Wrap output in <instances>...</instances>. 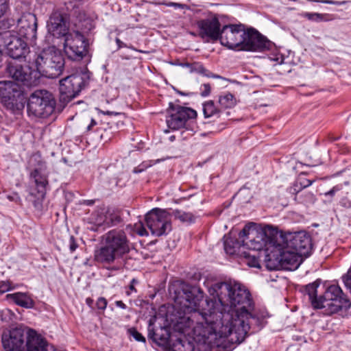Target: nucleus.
<instances>
[{"instance_id": "f257e3e1", "label": "nucleus", "mask_w": 351, "mask_h": 351, "mask_svg": "<svg viewBox=\"0 0 351 351\" xmlns=\"http://www.w3.org/2000/svg\"><path fill=\"white\" fill-rule=\"evenodd\" d=\"M194 289L203 293L199 289L192 288L185 293L186 301V294ZM208 292L214 298H217L222 308L219 310L214 306L216 301L204 300L202 293L204 302H200V309L204 308L209 317L217 321L219 324L223 322L224 324L228 325V328H232V330L234 332L232 340L243 341L252 324L250 319H256L251 313L253 303L250 292L235 282L215 283L208 288Z\"/></svg>"}, {"instance_id": "f03ea898", "label": "nucleus", "mask_w": 351, "mask_h": 351, "mask_svg": "<svg viewBox=\"0 0 351 351\" xmlns=\"http://www.w3.org/2000/svg\"><path fill=\"white\" fill-rule=\"evenodd\" d=\"M202 300V293L197 289H194L186 294V302L184 306L189 312H193L194 317L201 316L202 321L199 322L194 328V332L197 336L199 342L195 347L196 351H213V346H219L226 339L229 342L240 343L243 341L232 340L234 332L232 328H228V324H219V322L213 318H210L204 308L200 309V302Z\"/></svg>"}, {"instance_id": "7ed1b4c3", "label": "nucleus", "mask_w": 351, "mask_h": 351, "mask_svg": "<svg viewBox=\"0 0 351 351\" xmlns=\"http://www.w3.org/2000/svg\"><path fill=\"white\" fill-rule=\"evenodd\" d=\"M245 249L252 251L264 250L267 253H273L275 247L280 246L278 232L270 226H259L256 223L245 225L239 233Z\"/></svg>"}, {"instance_id": "20e7f679", "label": "nucleus", "mask_w": 351, "mask_h": 351, "mask_svg": "<svg viewBox=\"0 0 351 351\" xmlns=\"http://www.w3.org/2000/svg\"><path fill=\"white\" fill-rule=\"evenodd\" d=\"M15 14L12 19L3 22L5 28H10L17 23V32L19 36L27 40L34 41L37 34V18L32 12V8L29 2L19 1L16 3Z\"/></svg>"}, {"instance_id": "39448f33", "label": "nucleus", "mask_w": 351, "mask_h": 351, "mask_svg": "<svg viewBox=\"0 0 351 351\" xmlns=\"http://www.w3.org/2000/svg\"><path fill=\"white\" fill-rule=\"evenodd\" d=\"M32 64L40 75L49 78L58 77L62 72L64 60L61 51L55 47L43 49L39 54H33Z\"/></svg>"}, {"instance_id": "423d86ee", "label": "nucleus", "mask_w": 351, "mask_h": 351, "mask_svg": "<svg viewBox=\"0 0 351 351\" xmlns=\"http://www.w3.org/2000/svg\"><path fill=\"white\" fill-rule=\"evenodd\" d=\"M56 107L52 94L46 90H36L29 96L27 112L36 117L46 118L51 115Z\"/></svg>"}, {"instance_id": "0eeeda50", "label": "nucleus", "mask_w": 351, "mask_h": 351, "mask_svg": "<svg viewBox=\"0 0 351 351\" xmlns=\"http://www.w3.org/2000/svg\"><path fill=\"white\" fill-rule=\"evenodd\" d=\"M88 76L85 73H75L60 81V101L66 104L86 86Z\"/></svg>"}, {"instance_id": "6e6552de", "label": "nucleus", "mask_w": 351, "mask_h": 351, "mask_svg": "<svg viewBox=\"0 0 351 351\" xmlns=\"http://www.w3.org/2000/svg\"><path fill=\"white\" fill-rule=\"evenodd\" d=\"M351 306L349 300L343 295L341 289L336 285H330L321 296L320 308H325L326 313L332 314L342 308Z\"/></svg>"}, {"instance_id": "1a4fd4ad", "label": "nucleus", "mask_w": 351, "mask_h": 351, "mask_svg": "<svg viewBox=\"0 0 351 351\" xmlns=\"http://www.w3.org/2000/svg\"><path fill=\"white\" fill-rule=\"evenodd\" d=\"M5 75L27 86H34L38 83V72L30 64L22 65L16 61L10 62L6 66Z\"/></svg>"}, {"instance_id": "9d476101", "label": "nucleus", "mask_w": 351, "mask_h": 351, "mask_svg": "<svg viewBox=\"0 0 351 351\" xmlns=\"http://www.w3.org/2000/svg\"><path fill=\"white\" fill-rule=\"evenodd\" d=\"M145 221L152 234L156 237L165 234L171 229L170 217L165 210L152 209L145 215Z\"/></svg>"}, {"instance_id": "9b49d317", "label": "nucleus", "mask_w": 351, "mask_h": 351, "mask_svg": "<svg viewBox=\"0 0 351 351\" xmlns=\"http://www.w3.org/2000/svg\"><path fill=\"white\" fill-rule=\"evenodd\" d=\"M64 50L73 60H80L87 53V43L83 34L77 31L70 32L64 38Z\"/></svg>"}, {"instance_id": "f8f14e48", "label": "nucleus", "mask_w": 351, "mask_h": 351, "mask_svg": "<svg viewBox=\"0 0 351 351\" xmlns=\"http://www.w3.org/2000/svg\"><path fill=\"white\" fill-rule=\"evenodd\" d=\"M169 115L166 122L171 130H178L186 126L188 121L195 119L197 112L191 108L180 106H170Z\"/></svg>"}, {"instance_id": "ddd939ff", "label": "nucleus", "mask_w": 351, "mask_h": 351, "mask_svg": "<svg viewBox=\"0 0 351 351\" xmlns=\"http://www.w3.org/2000/svg\"><path fill=\"white\" fill-rule=\"evenodd\" d=\"M0 99L7 108H14L23 99L21 86L12 81H0Z\"/></svg>"}, {"instance_id": "4468645a", "label": "nucleus", "mask_w": 351, "mask_h": 351, "mask_svg": "<svg viewBox=\"0 0 351 351\" xmlns=\"http://www.w3.org/2000/svg\"><path fill=\"white\" fill-rule=\"evenodd\" d=\"M27 335L24 329L18 327L4 331L1 337L3 351H24Z\"/></svg>"}, {"instance_id": "2eb2a0df", "label": "nucleus", "mask_w": 351, "mask_h": 351, "mask_svg": "<svg viewBox=\"0 0 351 351\" xmlns=\"http://www.w3.org/2000/svg\"><path fill=\"white\" fill-rule=\"evenodd\" d=\"M245 31L241 25H228L223 27L219 40L221 45L229 49H240Z\"/></svg>"}, {"instance_id": "dca6fc26", "label": "nucleus", "mask_w": 351, "mask_h": 351, "mask_svg": "<svg viewBox=\"0 0 351 351\" xmlns=\"http://www.w3.org/2000/svg\"><path fill=\"white\" fill-rule=\"evenodd\" d=\"M285 245L291 250L296 251L306 258L311 254L312 250L311 239L305 232H299L289 234L286 237Z\"/></svg>"}, {"instance_id": "f3484780", "label": "nucleus", "mask_w": 351, "mask_h": 351, "mask_svg": "<svg viewBox=\"0 0 351 351\" xmlns=\"http://www.w3.org/2000/svg\"><path fill=\"white\" fill-rule=\"evenodd\" d=\"M104 240L105 244L121 256L130 251L129 241L122 230H110L104 236Z\"/></svg>"}, {"instance_id": "a211bd4d", "label": "nucleus", "mask_w": 351, "mask_h": 351, "mask_svg": "<svg viewBox=\"0 0 351 351\" xmlns=\"http://www.w3.org/2000/svg\"><path fill=\"white\" fill-rule=\"evenodd\" d=\"M29 165L34 168L30 173V178L34 180L38 193L44 194L48 184L47 176L44 173L47 169L45 162L42 160L40 155L35 154L31 157Z\"/></svg>"}, {"instance_id": "6ab92c4d", "label": "nucleus", "mask_w": 351, "mask_h": 351, "mask_svg": "<svg viewBox=\"0 0 351 351\" xmlns=\"http://www.w3.org/2000/svg\"><path fill=\"white\" fill-rule=\"evenodd\" d=\"M48 33L56 38H66L69 32L68 23L62 14L57 10L53 11L47 21Z\"/></svg>"}, {"instance_id": "aec40b11", "label": "nucleus", "mask_w": 351, "mask_h": 351, "mask_svg": "<svg viewBox=\"0 0 351 351\" xmlns=\"http://www.w3.org/2000/svg\"><path fill=\"white\" fill-rule=\"evenodd\" d=\"M239 50L244 51H263L268 48V41L261 34L254 29H250L245 32Z\"/></svg>"}, {"instance_id": "412c9836", "label": "nucleus", "mask_w": 351, "mask_h": 351, "mask_svg": "<svg viewBox=\"0 0 351 351\" xmlns=\"http://www.w3.org/2000/svg\"><path fill=\"white\" fill-rule=\"evenodd\" d=\"M280 253V262L282 267L287 269H295L302 263L304 256L300 255L296 251L288 248L285 245L275 247L274 250Z\"/></svg>"}, {"instance_id": "4be33fe9", "label": "nucleus", "mask_w": 351, "mask_h": 351, "mask_svg": "<svg viewBox=\"0 0 351 351\" xmlns=\"http://www.w3.org/2000/svg\"><path fill=\"white\" fill-rule=\"evenodd\" d=\"M199 34L202 38L217 40L220 36V23L216 17L206 19L197 23Z\"/></svg>"}, {"instance_id": "5701e85b", "label": "nucleus", "mask_w": 351, "mask_h": 351, "mask_svg": "<svg viewBox=\"0 0 351 351\" xmlns=\"http://www.w3.org/2000/svg\"><path fill=\"white\" fill-rule=\"evenodd\" d=\"M4 45L8 54L14 59L22 57L27 51V43L21 37L15 35L6 36Z\"/></svg>"}, {"instance_id": "b1692460", "label": "nucleus", "mask_w": 351, "mask_h": 351, "mask_svg": "<svg viewBox=\"0 0 351 351\" xmlns=\"http://www.w3.org/2000/svg\"><path fill=\"white\" fill-rule=\"evenodd\" d=\"M47 341L35 330H29L27 335V345L24 351H49ZM52 346L50 349L52 350Z\"/></svg>"}, {"instance_id": "393cba45", "label": "nucleus", "mask_w": 351, "mask_h": 351, "mask_svg": "<svg viewBox=\"0 0 351 351\" xmlns=\"http://www.w3.org/2000/svg\"><path fill=\"white\" fill-rule=\"evenodd\" d=\"M148 337L152 339L158 345L162 346L171 348L173 343L172 342L168 328L163 327L160 328L159 330L156 332L154 331L152 319L149 320L148 326Z\"/></svg>"}, {"instance_id": "a878e982", "label": "nucleus", "mask_w": 351, "mask_h": 351, "mask_svg": "<svg viewBox=\"0 0 351 351\" xmlns=\"http://www.w3.org/2000/svg\"><path fill=\"white\" fill-rule=\"evenodd\" d=\"M120 256L106 244L95 251V260L103 264H110Z\"/></svg>"}, {"instance_id": "bb28decb", "label": "nucleus", "mask_w": 351, "mask_h": 351, "mask_svg": "<svg viewBox=\"0 0 351 351\" xmlns=\"http://www.w3.org/2000/svg\"><path fill=\"white\" fill-rule=\"evenodd\" d=\"M90 222L100 227H109L113 224V219L111 215H108L105 209H100L94 212L90 217Z\"/></svg>"}, {"instance_id": "cd10ccee", "label": "nucleus", "mask_w": 351, "mask_h": 351, "mask_svg": "<svg viewBox=\"0 0 351 351\" xmlns=\"http://www.w3.org/2000/svg\"><path fill=\"white\" fill-rule=\"evenodd\" d=\"M223 245L225 252L230 255L236 254L240 256L243 250H245L241 239L237 240L232 237H225Z\"/></svg>"}, {"instance_id": "c85d7f7f", "label": "nucleus", "mask_w": 351, "mask_h": 351, "mask_svg": "<svg viewBox=\"0 0 351 351\" xmlns=\"http://www.w3.org/2000/svg\"><path fill=\"white\" fill-rule=\"evenodd\" d=\"M7 297L11 298L17 305L26 308H32L34 306L32 298L25 293L18 292L8 294Z\"/></svg>"}, {"instance_id": "c756f323", "label": "nucleus", "mask_w": 351, "mask_h": 351, "mask_svg": "<svg viewBox=\"0 0 351 351\" xmlns=\"http://www.w3.org/2000/svg\"><path fill=\"white\" fill-rule=\"evenodd\" d=\"M318 287L319 283L314 282L306 285L305 289L311 304L315 308H320L321 306V297L319 298L317 297V289Z\"/></svg>"}, {"instance_id": "7c9ffc66", "label": "nucleus", "mask_w": 351, "mask_h": 351, "mask_svg": "<svg viewBox=\"0 0 351 351\" xmlns=\"http://www.w3.org/2000/svg\"><path fill=\"white\" fill-rule=\"evenodd\" d=\"M218 101L220 106L224 109L232 108L236 106L237 103V99L232 94L230 93H226L223 95H221L219 97Z\"/></svg>"}, {"instance_id": "2f4dec72", "label": "nucleus", "mask_w": 351, "mask_h": 351, "mask_svg": "<svg viewBox=\"0 0 351 351\" xmlns=\"http://www.w3.org/2000/svg\"><path fill=\"white\" fill-rule=\"evenodd\" d=\"M255 252L254 251L253 253L247 252L243 250L240 256L243 257L245 263L250 267L259 268L261 267L260 261Z\"/></svg>"}, {"instance_id": "473e14b6", "label": "nucleus", "mask_w": 351, "mask_h": 351, "mask_svg": "<svg viewBox=\"0 0 351 351\" xmlns=\"http://www.w3.org/2000/svg\"><path fill=\"white\" fill-rule=\"evenodd\" d=\"M171 348L173 351H196L193 343L189 341H183L180 339L173 342Z\"/></svg>"}, {"instance_id": "72a5a7b5", "label": "nucleus", "mask_w": 351, "mask_h": 351, "mask_svg": "<svg viewBox=\"0 0 351 351\" xmlns=\"http://www.w3.org/2000/svg\"><path fill=\"white\" fill-rule=\"evenodd\" d=\"M203 112L204 117L208 118L219 114L220 110L215 106L213 101L209 100L203 104Z\"/></svg>"}, {"instance_id": "f704fd0d", "label": "nucleus", "mask_w": 351, "mask_h": 351, "mask_svg": "<svg viewBox=\"0 0 351 351\" xmlns=\"http://www.w3.org/2000/svg\"><path fill=\"white\" fill-rule=\"evenodd\" d=\"M304 16L310 21L315 22L328 21L331 19L329 14H319V13H305Z\"/></svg>"}, {"instance_id": "c9c22d12", "label": "nucleus", "mask_w": 351, "mask_h": 351, "mask_svg": "<svg viewBox=\"0 0 351 351\" xmlns=\"http://www.w3.org/2000/svg\"><path fill=\"white\" fill-rule=\"evenodd\" d=\"M294 199L300 204H312L315 202V196L312 193L307 192L302 195H295Z\"/></svg>"}, {"instance_id": "e433bc0d", "label": "nucleus", "mask_w": 351, "mask_h": 351, "mask_svg": "<svg viewBox=\"0 0 351 351\" xmlns=\"http://www.w3.org/2000/svg\"><path fill=\"white\" fill-rule=\"evenodd\" d=\"M174 215L176 218L184 222H192L194 221V216L190 213L176 210Z\"/></svg>"}, {"instance_id": "4c0bfd02", "label": "nucleus", "mask_w": 351, "mask_h": 351, "mask_svg": "<svg viewBox=\"0 0 351 351\" xmlns=\"http://www.w3.org/2000/svg\"><path fill=\"white\" fill-rule=\"evenodd\" d=\"M14 317V314L10 309L5 308L0 311V319L3 322H12Z\"/></svg>"}, {"instance_id": "58836bf2", "label": "nucleus", "mask_w": 351, "mask_h": 351, "mask_svg": "<svg viewBox=\"0 0 351 351\" xmlns=\"http://www.w3.org/2000/svg\"><path fill=\"white\" fill-rule=\"evenodd\" d=\"M13 288L12 283L10 280H3L0 282V292L1 293L7 292Z\"/></svg>"}, {"instance_id": "ea45409f", "label": "nucleus", "mask_w": 351, "mask_h": 351, "mask_svg": "<svg viewBox=\"0 0 351 351\" xmlns=\"http://www.w3.org/2000/svg\"><path fill=\"white\" fill-rule=\"evenodd\" d=\"M134 231L141 237L148 235L147 231L146 230V229L145 228L141 222H139L134 225Z\"/></svg>"}, {"instance_id": "a19ab883", "label": "nucleus", "mask_w": 351, "mask_h": 351, "mask_svg": "<svg viewBox=\"0 0 351 351\" xmlns=\"http://www.w3.org/2000/svg\"><path fill=\"white\" fill-rule=\"evenodd\" d=\"M79 27L81 31L83 33H85L90 31L93 28V25L89 19H86L82 23V24L79 25Z\"/></svg>"}, {"instance_id": "79ce46f5", "label": "nucleus", "mask_w": 351, "mask_h": 351, "mask_svg": "<svg viewBox=\"0 0 351 351\" xmlns=\"http://www.w3.org/2000/svg\"><path fill=\"white\" fill-rule=\"evenodd\" d=\"M9 9V0H0V18L3 16Z\"/></svg>"}, {"instance_id": "37998d69", "label": "nucleus", "mask_w": 351, "mask_h": 351, "mask_svg": "<svg viewBox=\"0 0 351 351\" xmlns=\"http://www.w3.org/2000/svg\"><path fill=\"white\" fill-rule=\"evenodd\" d=\"M303 186L300 185L298 180L293 184V185L289 189V192L292 194H295V195H298L300 191L303 189Z\"/></svg>"}, {"instance_id": "c03bdc74", "label": "nucleus", "mask_w": 351, "mask_h": 351, "mask_svg": "<svg viewBox=\"0 0 351 351\" xmlns=\"http://www.w3.org/2000/svg\"><path fill=\"white\" fill-rule=\"evenodd\" d=\"M130 335L138 341L145 342V338L138 332L135 328H131L129 330Z\"/></svg>"}, {"instance_id": "a18cd8bd", "label": "nucleus", "mask_w": 351, "mask_h": 351, "mask_svg": "<svg viewBox=\"0 0 351 351\" xmlns=\"http://www.w3.org/2000/svg\"><path fill=\"white\" fill-rule=\"evenodd\" d=\"M108 302L106 298L100 297L98 298L96 302V305L98 309L104 311L106 308Z\"/></svg>"}, {"instance_id": "49530a36", "label": "nucleus", "mask_w": 351, "mask_h": 351, "mask_svg": "<svg viewBox=\"0 0 351 351\" xmlns=\"http://www.w3.org/2000/svg\"><path fill=\"white\" fill-rule=\"evenodd\" d=\"M298 183H300V185L303 186L304 189L311 186L313 182V180H308V179H306L305 178H302V177H300L298 179Z\"/></svg>"}, {"instance_id": "de8ad7c7", "label": "nucleus", "mask_w": 351, "mask_h": 351, "mask_svg": "<svg viewBox=\"0 0 351 351\" xmlns=\"http://www.w3.org/2000/svg\"><path fill=\"white\" fill-rule=\"evenodd\" d=\"M98 111H99V113H101L103 114L110 115V116H114V117H122V116H123V114L122 113L116 112H113V111H109V110L104 111V110H99V109H98Z\"/></svg>"}, {"instance_id": "09e8293b", "label": "nucleus", "mask_w": 351, "mask_h": 351, "mask_svg": "<svg viewBox=\"0 0 351 351\" xmlns=\"http://www.w3.org/2000/svg\"><path fill=\"white\" fill-rule=\"evenodd\" d=\"M69 248H70V250L71 252H74L77 247V245L75 241V239H74V237L73 236H71L70 237V240H69Z\"/></svg>"}, {"instance_id": "8fccbe9b", "label": "nucleus", "mask_w": 351, "mask_h": 351, "mask_svg": "<svg viewBox=\"0 0 351 351\" xmlns=\"http://www.w3.org/2000/svg\"><path fill=\"white\" fill-rule=\"evenodd\" d=\"M166 5L169 6V7H174L175 8H184L185 7H186L184 4H182V3H173V2H170V3H165Z\"/></svg>"}, {"instance_id": "3c124183", "label": "nucleus", "mask_w": 351, "mask_h": 351, "mask_svg": "<svg viewBox=\"0 0 351 351\" xmlns=\"http://www.w3.org/2000/svg\"><path fill=\"white\" fill-rule=\"evenodd\" d=\"M204 88V91L202 93V96H207L209 95L210 92V86L208 84H204L203 85Z\"/></svg>"}, {"instance_id": "603ef678", "label": "nucleus", "mask_w": 351, "mask_h": 351, "mask_svg": "<svg viewBox=\"0 0 351 351\" xmlns=\"http://www.w3.org/2000/svg\"><path fill=\"white\" fill-rule=\"evenodd\" d=\"M146 168H147V166L145 165L142 164V165H139L138 167H135L133 169V172L134 173H138L143 171Z\"/></svg>"}, {"instance_id": "864d4df0", "label": "nucleus", "mask_w": 351, "mask_h": 351, "mask_svg": "<svg viewBox=\"0 0 351 351\" xmlns=\"http://www.w3.org/2000/svg\"><path fill=\"white\" fill-rule=\"evenodd\" d=\"M339 190H340V187H339L338 186H334L331 190L325 193V195L326 196H328V195L332 196L337 191H338Z\"/></svg>"}, {"instance_id": "5fc2aeb1", "label": "nucleus", "mask_w": 351, "mask_h": 351, "mask_svg": "<svg viewBox=\"0 0 351 351\" xmlns=\"http://www.w3.org/2000/svg\"><path fill=\"white\" fill-rule=\"evenodd\" d=\"M318 1L322 2L323 3L333 4V5H341L344 3V2L340 3V2L335 1H332V0H320Z\"/></svg>"}, {"instance_id": "6e6d98bb", "label": "nucleus", "mask_w": 351, "mask_h": 351, "mask_svg": "<svg viewBox=\"0 0 351 351\" xmlns=\"http://www.w3.org/2000/svg\"><path fill=\"white\" fill-rule=\"evenodd\" d=\"M97 125V122L94 119H91L90 124L87 126V130L91 131L93 128Z\"/></svg>"}, {"instance_id": "4d7b16f0", "label": "nucleus", "mask_w": 351, "mask_h": 351, "mask_svg": "<svg viewBox=\"0 0 351 351\" xmlns=\"http://www.w3.org/2000/svg\"><path fill=\"white\" fill-rule=\"evenodd\" d=\"M115 304L117 307H119L123 309L126 308V305L121 300L116 301Z\"/></svg>"}, {"instance_id": "13d9d810", "label": "nucleus", "mask_w": 351, "mask_h": 351, "mask_svg": "<svg viewBox=\"0 0 351 351\" xmlns=\"http://www.w3.org/2000/svg\"><path fill=\"white\" fill-rule=\"evenodd\" d=\"M137 283V280L136 279H132L130 285V289L131 291H136L134 288V285Z\"/></svg>"}, {"instance_id": "bf43d9fd", "label": "nucleus", "mask_w": 351, "mask_h": 351, "mask_svg": "<svg viewBox=\"0 0 351 351\" xmlns=\"http://www.w3.org/2000/svg\"><path fill=\"white\" fill-rule=\"evenodd\" d=\"M86 304H87L88 306H90L92 305L93 302V300L91 298H86Z\"/></svg>"}, {"instance_id": "052dcab7", "label": "nucleus", "mask_w": 351, "mask_h": 351, "mask_svg": "<svg viewBox=\"0 0 351 351\" xmlns=\"http://www.w3.org/2000/svg\"><path fill=\"white\" fill-rule=\"evenodd\" d=\"M169 139H170L171 141H173L175 139V136H170Z\"/></svg>"}, {"instance_id": "680f3d73", "label": "nucleus", "mask_w": 351, "mask_h": 351, "mask_svg": "<svg viewBox=\"0 0 351 351\" xmlns=\"http://www.w3.org/2000/svg\"><path fill=\"white\" fill-rule=\"evenodd\" d=\"M29 63L30 64L31 63V59H32V57H31V55H29Z\"/></svg>"}]
</instances>
